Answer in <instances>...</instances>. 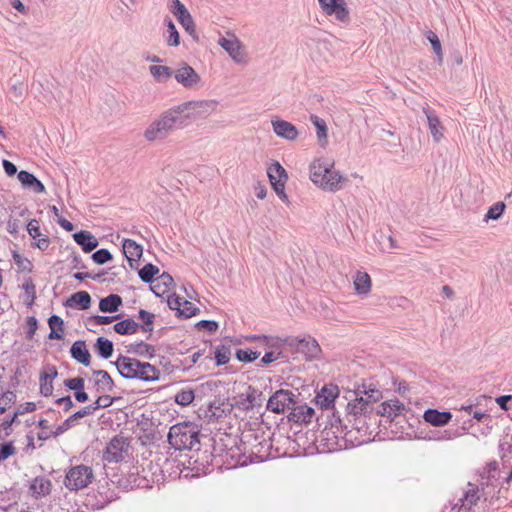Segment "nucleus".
I'll list each match as a JSON object with an SVG mask.
<instances>
[{
  "label": "nucleus",
  "instance_id": "nucleus-1",
  "mask_svg": "<svg viewBox=\"0 0 512 512\" xmlns=\"http://www.w3.org/2000/svg\"><path fill=\"white\" fill-rule=\"evenodd\" d=\"M185 121L178 105L163 111L145 129L143 136L148 142L165 140L176 130L186 128Z\"/></svg>",
  "mask_w": 512,
  "mask_h": 512
},
{
  "label": "nucleus",
  "instance_id": "nucleus-2",
  "mask_svg": "<svg viewBox=\"0 0 512 512\" xmlns=\"http://www.w3.org/2000/svg\"><path fill=\"white\" fill-rule=\"evenodd\" d=\"M311 181L330 192L341 189V183L346 180L334 169V162L329 159H317L310 165Z\"/></svg>",
  "mask_w": 512,
  "mask_h": 512
},
{
  "label": "nucleus",
  "instance_id": "nucleus-3",
  "mask_svg": "<svg viewBox=\"0 0 512 512\" xmlns=\"http://www.w3.org/2000/svg\"><path fill=\"white\" fill-rule=\"evenodd\" d=\"M350 398L346 405V417L357 419L361 416H367L374 410V404L382 398V393L378 389L365 386L350 391Z\"/></svg>",
  "mask_w": 512,
  "mask_h": 512
},
{
  "label": "nucleus",
  "instance_id": "nucleus-4",
  "mask_svg": "<svg viewBox=\"0 0 512 512\" xmlns=\"http://www.w3.org/2000/svg\"><path fill=\"white\" fill-rule=\"evenodd\" d=\"M168 442L176 450H192L200 444L199 431L189 423L175 424L169 430Z\"/></svg>",
  "mask_w": 512,
  "mask_h": 512
},
{
  "label": "nucleus",
  "instance_id": "nucleus-5",
  "mask_svg": "<svg viewBox=\"0 0 512 512\" xmlns=\"http://www.w3.org/2000/svg\"><path fill=\"white\" fill-rule=\"evenodd\" d=\"M218 101L214 99L191 100L178 105L186 126L197 119H205L216 111Z\"/></svg>",
  "mask_w": 512,
  "mask_h": 512
},
{
  "label": "nucleus",
  "instance_id": "nucleus-6",
  "mask_svg": "<svg viewBox=\"0 0 512 512\" xmlns=\"http://www.w3.org/2000/svg\"><path fill=\"white\" fill-rule=\"evenodd\" d=\"M94 480L91 467L80 464L69 469L66 473L64 484L71 491L86 488Z\"/></svg>",
  "mask_w": 512,
  "mask_h": 512
},
{
  "label": "nucleus",
  "instance_id": "nucleus-7",
  "mask_svg": "<svg viewBox=\"0 0 512 512\" xmlns=\"http://www.w3.org/2000/svg\"><path fill=\"white\" fill-rule=\"evenodd\" d=\"M318 3L325 15L333 16L337 22L344 25L350 23V12L345 0H318Z\"/></svg>",
  "mask_w": 512,
  "mask_h": 512
},
{
  "label": "nucleus",
  "instance_id": "nucleus-8",
  "mask_svg": "<svg viewBox=\"0 0 512 512\" xmlns=\"http://www.w3.org/2000/svg\"><path fill=\"white\" fill-rule=\"evenodd\" d=\"M284 342L290 347H295L297 352L302 353L307 359L317 358L321 352L320 345L311 336L287 337Z\"/></svg>",
  "mask_w": 512,
  "mask_h": 512
},
{
  "label": "nucleus",
  "instance_id": "nucleus-9",
  "mask_svg": "<svg viewBox=\"0 0 512 512\" xmlns=\"http://www.w3.org/2000/svg\"><path fill=\"white\" fill-rule=\"evenodd\" d=\"M295 405V394L290 390L276 391L267 402V409L280 414L290 410Z\"/></svg>",
  "mask_w": 512,
  "mask_h": 512
},
{
  "label": "nucleus",
  "instance_id": "nucleus-10",
  "mask_svg": "<svg viewBox=\"0 0 512 512\" xmlns=\"http://www.w3.org/2000/svg\"><path fill=\"white\" fill-rule=\"evenodd\" d=\"M173 72L175 80L184 88L194 89L201 83L200 75L186 62L179 63Z\"/></svg>",
  "mask_w": 512,
  "mask_h": 512
},
{
  "label": "nucleus",
  "instance_id": "nucleus-11",
  "mask_svg": "<svg viewBox=\"0 0 512 512\" xmlns=\"http://www.w3.org/2000/svg\"><path fill=\"white\" fill-rule=\"evenodd\" d=\"M230 37H221L218 44L228 53V55L237 64H246L247 55L241 41L233 34H228Z\"/></svg>",
  "mask_w": 512,
  "mask_h": 512
},
{
  "label": "nucleus",
  "instance_id": "nucleus-12",
  "mask_svg": "<svg viewBox=\"0 0 512 512\" xmlns=\"http://www.w3.org/2000/svg\"><path fill=\"white\" fill-rule=\"evenodd\" d=\"M129 449V442L127 438L123 436H115L108 443L103 459L107 462H119L124 458Z\"/></svg>",
  "mask_w": 512,
  "mask_h": 512
},
{
  "label": "nucleus",
  "instance_id": "nucleus-13",
  "mask_svg": "<svg viewBox=\"0 0 512 512\" xmlns=\"http://www.w3.org/2000/svg\"><path fill=\"white\" fill-rule=\"evenodd\" d=\"M423 113L427 118L428 128L432 135L434 142L439 143L441 139L444 137L445 128L442 125L439 117L430 107H424Z\"/></svg>",
  "mask_w": 512,
  "mask_h": 512
},
{
  "label": "nucleus",
  "instance_id": "nucleus-14",
  "mask_svg": "<svg viewBox=\"0 0 512 512\" xmlns=\"http://www.w3.org/2000/svg\"><path fill=\"white\" fill-rule=\"evenodd\" d=\"M272 128L274 133L281 138H284L288 141H294L297 139L299 132L296 126L292 123L282 120L279 118L272 119L271 121Z\"/></svg>",
  "mask_w": 512,
  "mask_h": 512
},
{
  "label": "nucleus",
  "instance_id": "nucleus-15",
  "mask_svg": "<svg viewBox=\"0 0 512 512\" xmlns=\"http://www.w3.org/2000/svg\"><path fill=\"white\" fill-rule=\"evenodd\" d=\"M139 364V360L126 356H120L115 362L118 372L127 379H134L136 377Z\"/></svg>",
  "mask_w": 512,
  "mask_h": 512
},
{
  "label": "nucleus",
  "instance_id": "nucleus-16",
  "mask_svg": "<svg viewBox=\"0 0 512 512\" xmlns=\"http://www.w3.org/2000/svg\"><path fill=\"white\" fill-rule=\"evenodd\" d=\"M51 488L52 483L50 479L44 476L35 477L29 485V491L31 495L36 499L49 495L51 492Z\"/></svg>",
  "mask_w": 512,
  "mask_h": 512
},
{
  "label": "nucleus",
  "instance_id": "nucleus-17",
  "mask_svg": "<svg viewBox=\"0 0 512 512\" xmlns=\"http://www.w3.org/2000/svg\"><path fill=\"white\" fill-rule=\"evenodd\" d=\"M28 234L36 240L35 246L39 248L41 251H45L48 249L50 245V240L48 236L43 235L40 231L39 222L36 219H32L28 222L27 226Z\"/></svg>",
  "mask_w": 512,
  "mask_h": 512
},
{
  "label": "nucleus",
  "instance_id": "nucleus-18",
  "mask_svg": "<svg viewBox=\"0 0 512 512\" xmlns=\"http://www.w3.org/2000/svg\"><path fill=\"white\" fill-rule=\"evenodd\" d=\"M405 410H406L405 405L402 402H400L397 399H392V400L383 402L379 406L377 413L384 417L394 418L396 416L403 414V412Z\"/></svg>",
  "mask_w": 512,
  "mask_h": 512
},
{
  "label": "nucleus",
  "instance_id": "nucleus-19",
  "mask_svg": "<svg viewBox=\"0 0 512 512\" xmlns=\"http://www.w3.org/2000/svg\"><path fill=\"white\" fill-rule=\"evenodd\" d=\"M18 180L24 188L29 189L34 193L41 194L45 192V186L42 182L28 171L21 170L18 173Z\"/></svg>",
  "mask_w": 512,
  "mask_h": 512
},
{
  "label": "nucleus",
  "instance_id": "nucleus-20",
  "mask_svg": "<svg viewBox=\"0 0 512 512\" xmlns=\"http://www.w3.org/2000/svg\"><path fill=\"white\" fill-rule=\"evenodd\" d=\"M423 418L427 423L440 427L447 425L451 421L452 414L448 411L440 412L436 409H428L424 412Z\"/></svg>",
  "mask_w": 512,
  "mask_h": 512
},
{
  "label": "nucleus",
  "instance_id": "nucleus-21",
  "mask_svg": "<svg viewBox=\"0 0 512 512\" xmlns=\"http://www.w3.org/2000/svg\"><path fill=\"white\" fill-rule=\"evenodd\" d=\"M73 239L85 253L91 252L98 246L97 238L89 231L81 230L73 234Z\"/></svg>",
  "mask_w": 512,
  "mask_h": 512
},
{
  "label": "nucleus",
  "instance_id": "nucleus-22",
  "mask_svg": "<svg viewBox=\"0 0 512 512\" xmlns=\"http://www.w3.org/2000/svg\"><path fill=\"white\" fill-rule=\"evenodd\" d=\"M338 396V387L334 385L324 386L316 396L317 403L323 408H330Z\"/></svg>",
  "mask_w": 512,
  "mask_h": 512
},
{
  "label": "nucleus",
  "instance_id": "nucleus-23",
  "mask_svg": "<svg viewBox=\"0 0 512 512\" xmlns=\"http://www.w3.org/2000/svg\"><path fill=\"white\" fill-rule=\"evenodd\" d=\"M315 415L313 408L307 405H300L292 408L289 419L295 423H310Z\"/></svg>",
  "mask_w": 512,
  "mask_h": 512
},
{
  "label": "nucleus",
  "instance_id": "nucleus-24",
  "mask_svg": "<svg viewBox=\"0 0 512 512\" xmlns=\"http://www.w3.org/2000/svg\"><path fill=\"white\" fill-rule=\"evenodd\" d=\"M71 356L84 366H89L91 362V355L86 347L85 341H76L71 347Z\"/></svg>",
  "mask_w": 512,
  "mask_h": 512
},
{
  "label": "nucleus",
  "instance_id": "nucleus-25",
  "mask_svg": "<svg viewBox=\"0 0 512 512\" xmlns=\"http://www.w3.org/2000/svg\"><path fill=\"white\" fill-rule=\"evenodd\" d=\"M91 296L86 291H78L72 294L66 301V306L80 310H86L90 307Z\"/></svg>",
  "mask_w": 512,
  "mask_h": 512
},
{
  "label": "nucleus",
  "instance_id": "nucleus-26",
  "mask_svg": "<svg viewBox=\"0 0 512 512\" xmlns=\"http://www.w3.org/2000/svg\"><path fill=\"white\" fill-rule=\"evenodd\" d=\"M160 371L148 362H140L136 371L137 379L146 382H153L159 379Z\"/></svg>",
  "mask_w": 512,
  "mask_h": 512
},
{
  "label": "nucleus",
  "instance_id": "nucleus-27",
  "mask_svg": "<svg viewBox=\"0 0 512 512\" xmlns=\"http://www.w3.org/2000/svg\"><path fill=\"white\" fill-rule=\"evenodd\" d=\"M122 248L124 255L130 263V266L133 267L132 262L137 261L142 256V246L137 244L134 240L125 239L123 241Z\"/></svg>",
  "mask_w": 512,
  "mask_h": 512
},
{
  "label": "nucleus",
  "instance_id": "nucleus-28",
  "mask_svg": "<svg viewBox=\"0 0 512 512\" xmlns=\"http://www.w3.org/2000/svg\"><path fill=\"white\" fill-rule=\"evenodd\" d=\"M173 284L174 280L172 276L167 272H163L156 279V283L151 286V290L156 296H161L162 294L167 293Z\"/></svg>",
  "mask_w": 512,
  "mask_h": 512
},
{
  "label": "nucleus",
  "instance_id": "nucleus-29",
  "mask_svg": "<svg viewBox=\"0 0 512 512\" xmlns=\"http://www.w3.org/2000/svg\"><path fill=\"white\" fill-rule=\"evenodd\" d=\"M371 278L366 272L358 271L354 277V289L359 295H367L371 291Z\"/></svg>",
  "mask_w": 512,
  "mask_h": 512
},
{
  "label": "nucleus",
  "instance_id": "nucleus-30",
  "mask_svg": "<svg viewBox=\"0 0 512 512\" xmlns=\"http://www.w3.org/2000/svg\"><path fill=\"white\" fill-rule=\"evenodd\" d=\"M480 499V490L478 487H475L469 484V489L465 492L462 498L459 499L461 502V509L470 510L473 505H475Z\"/></svg>",
  "mask_w": 512,
  "mask_h": 512
},
{
  "label": "nucleus",
  "instance_id": "nucleus-31",
  "mask_svg": "<svg viewBox=\"0 0 512 512\" xmlns=\"http://www.w3.org/2000/svg\"><path fill=\"white\" fill-rule=\"evenodd\" d=\"M122 305V298L117 294H110L99 302V309L105 313H114Z\"/></svg>",
  "mask_w": 512,
  "mask_h": 512
},
{
  "label": "nucleus",
  "instance_id": "nucleus-32",
  "mask_svg": "<svg viewBox=\"0 0 512 512\" xmlns=\"http://www.w3.org/2000/svg\"><path fill=\"white\" fill-rule=\"evenodd\" d=\"M48 324L51 329L48 338L51 340L63 339L64 322H63L62 318L57 315H52L48 320Z\"/></svg>",
  "mask_w": 512,
  "mask_h": 512
},
{
  "label": "nucleus",
  "instance_id": "nucleus-33",
  "mask_svg": "<svg viewBox=\"0 0 512 512\" xmlns=\"http://www.w3.org/2000/svg\"><path fill=\"white\" fill-rule=\"evenodd\" d=\"M93 375L97 376L98 378L95 381V384L102 390V391H112L114 387V382L109 373L105 370H94Z\"/></svg>",
  "mask_w": 512,
  "mask_h": 512
},
{
  "label": "nucleus",
  "instance_id": "nucleus-34",
  "mask_svg": "<svg viewBox=\"0 0 512 512\" xmlns=\"http://www.w3.org/2000/svg\"><path fill=\"white\" fill-rule=\"evenodd\" d=\"M138 328V323L130 318L117 322L113 327L114 331L120 335L134 334Z\"/></svg>",
  "mask_w": 512,
  "mask_h": 512
},
{
  "label": "nucleus",
  "instance_id": "nucleus-35",
  "mask_svg": "<svg viewBox=\"0 0 512 512\" xmlns=\"http://www.w3.org/2000/svg\"><path fill=\"white\" fill-rule=\"evenodd\" d=\"M149 71L154 79L158 82L167 81L173 76L174 69L165 65H152L149 67Z\"/></svg>",
  "mask_w": 512,
  "mask_h": 512
},
{
  "label": "nucleus",
  "instance_id": "nucleus-36",
  "mask_svg": "<svg viewBox=\"0 0 512 512\" xmlns=\"http://www.w3.org/2000/svg\"><path fill=\"white\" fill-rule=\"evenodd\" d=\"M128 352L135 353L142 357L151 358L155 355V347L144 342H139L135 344H130L128 346Z\"/></svg>",
  "mask_w": 512,
  "mask_h": 512
},
{
  "label": "nucleus",
  "instance_id": "nucleus-37",
  "mask_svg": "<svg viewBox=\"0 0 512 512\" xmlns=\"http://www.w3.org/2000/svg\"><path fill=\"white\" fill-rule=\"evenodd\" d=\"M95 349L99 356L108 359L113 354V343L107 338L99 337L96 340Z\"/></svg>",
  "mask_w": 512,
  "mask_h": 512
},
{
  "label": "nucleus",
  "instance_id": "nucleus-38",
  "mask_svg": "<svg viewBox=\"0 0 512 512\" xmlns=\"http://www.w3.org/2000/svg\"><path fill=\"white\" fill-rule=\"evenodd\" d=\"M469 427L463 425L461 428L457 429H446L443 431H439L434 437L437 441H449L455 438L460 437L464 431H466Z\"/></svg>",
  "mask_w": 512,
  "mask_h": 512
},
{
  "label": "nucleus",
  "instance_id": "nucleus-39",
  "mask_svg": "<svg viewBox=\"0 0 512 512\" xmlns=\"http://www.w3.org/2000/svg\"><path fill=\"white\" fill-rule=\"evenodd\" d=\"M267 174L270 181H287L288 179L286 170L280 165L279 162H275L271 166H269L267 169Z\"/></svg>",
  "mask_w": 512,
  "mask_h": 512
},
{
  "label": "nucleus",
  "instance_id": "nucleus-40",
  "mask_svg": "<svg viewBox=\"0 0 512 512\" xmlns=\"http://www.w3.org/2000/svg\"><path fill=\"white\" fill-rule=\"evenodd\" d=\"M159 273V268L151 263L146 264L139 270V277L145 283H152L153 278Z\"/></svg>",
  "mask_w": 512,
  "mask_h": 512
},
{
  "label": "nucleus",
  "instance_id": "nucleus-41",
  "mask_svg": "<svg viewBox=\"0 0 512 512\" xmlns=\"http://www.w3.org/2000/svg\"><path fill=\"white\" fill-rule=\"evenodd\" d=\"M505 208H506V205L504 202H501V201L496 202L494 205H492L488 209V211L484 217V221L488 222L489 220H498L504 213Z\"/></svg>",
  "mask_w": 512,
  "mask_h": 512
},
{
  "label": "nucleus",
  "instance_id": "nucleus-42",
  "mask_svg": "<svg viewBox=\"0 0 512 512\" xmlns=\"http://www.w3.org/2000/svg\"><path fill=\"white\" fill-rule=\"evenodd\" d=\"M22 289L25 292L27 305H32L36 299V287L32 278L26 279L22 285Z\"/></svg>",
  "mask_w": 512,
  "mask_h": 512
},
{
  "label": "nucleus",
  "instance_id": "nucleus-43",
  "mask_svg": "<svg viewBox=\"0 0 512 512\" xmlns=\"http://www.w3.org/2000/svg\"><path fill=\"white\" fill-rule=\"evenodd\" d=\"M185 31L193 37V39L198 40V36L196 33V26L194 20L190 13H187L184 17L178 20Z\"/></svg>",
  "mask_w": 512,
  "mask_h": 512
},
{
  "label": "nucleus",
  "instance_id": "nucleus-44",
  "mask_svg": "<svg viewBox=\"0 0 512 512\" xmlns=\"http://www.w3.org/2000/svg\"><path fill=\"white\" fill-rule=\"evenodd\" d=\"M167 33V44L169 46H178L180 44V36L171 19L167 20Z\"/></svg>",
  "mask_w": 512,
  "mask_h": 512
},
{
  "label": "nucleus",
  "instance_id": "nucleus-45",
  "mask_svg": "<svg viewBox=\"0 0 512 512\" xmlns=\"http://www.w3.org/2000/svg\"><path fill=\"white\" fill-rule=\"evenodd\" d=\"M260 354H261L260 352L253 351L251 349H239L236 351V358L240 362L250 363V362L258 359Z\"/></svg>",
  "mask_w": 512,
  "mask_h": 512
},
{
  "label": "nucleus",
  "instance_id": "nucleus-46",
  "mask_svg": "<svg viewBox=\"0 0 512 512\" xmlns=\"http://www.w3.org/2000/svg\"><path fill=\"white\" fill-rule=\"evenodd\" d=\"M310 121L313 123V125L317 128V136L319 139H326L327 138V125L326 122L318 117L317 115H311Z\"/></svg>",
  "mask_w": 512,
  "mask_h": 512
},
{
  "label": "nucleus",
  "instance_id": "nucleus-47",
  "mask_svg": "<svg viewBox=\"0 0 512 512\" xmlns=\"http://www.w3.org/2000/svg\"><path fill=\"white\" fill-rule=\"evenodd\" d=\"M426 37H427L428 41L431 43L433 51L437 55L439 62H441L442 58H443V53H442L441 42H440L438 36L433 31H428L426 33Z\"/></svg>",
  "mask_w": 512,
  "mask_h": 512
},
{
  "label": "nucleus",
  "instance_id": "nucleus-48",
  "mask_svg": "<svg viewBox=\"0 0 512 512\" xmlns=\"http://www.w3.org/2000/svg\"><path fill=\"white\" fill-rule=\"evenodd\" d=\"M139 318L143 321L142 329L144 332L153 331V322L155 315L146 310L141 309L139 311Z\"/></svg>",
  "mask_w": 512,
  "mask_h": 512
},
{
  "label": "nucleus",
  "instance_id": "nucleus-49",
  "mask_svg": "<svg viewBox=\"0 0 512 512\" xmlns=\"http://www.w3.org/2000/svg\"><path fill=\"white\" fill-rule=\"evenodd\" d=\"M169 9L171 13L177 18V20L187 15V13H190L185 5L180 2V0H172L171 4L169 5Z\"/></svg>",
  "mask_w": 512,
  "mask_h": 512
},
{
  "label": "nucleus",
  "instance_id": "nucleus-50",
  "mask_svg": "<svg viewBox=\"0 0 512 512\" xmlns=\"http://www.w3.org/2000/svg\"><path fill=\"white\" fill-rule=\"evenodd\" d=\"M194 400V391L182 390L175 395V402L182 406H187Z\"/></svg>",
  "mask_w": 512,
  "mask_h": 512
},
{
  "label": "nucleus",
  "instance_id": "nucleus-51",
  "mask_svg": "<svg viewBox=\"0 0 512 512\" xmlns=\"http://www.w3.org/2000/svg\"><path fill=\"white\" fill-rule=\"evenodd\" d=\"M230 348L226 346L218 347L215 351L216 364L218 366L225 365L230 360Z\"/></svg>",
  "mask_w": 512,
  "mask_h": 512
},
{
  "label": "nucleus",
  "instance_id": "nucleus-52",
  "mask_svg": "<svg viewBox=\"0 0 512 512\" xmlns=\"http://www.w3.org/2000/svg\"><path fill=\"white\" fill-rule=\"evenodd\" d=\"M16 400V395L11 391L4 392L0 397V413H4Z\"/></svg>",
  "mask_w": 512,
  "mask_h": 512
},
{
  "label": "nucleus",
  "instance_id": "nucleus-53",
  "mask_svg": "<svg viewBox=\"0 0 512 512\" xmlns=\"http://www.w3.org/2000/svg\"><path fill=\"white\" fill-rule=\"evenodd\" d=\"M112 403H113L112 397H110L109 395H102V396H99L93 404L88 405V406L91 408V411L94 413L96 410H98L100 408H107V407L111 406Z\"/></svg>",
  "mask_w": 512,
  "mask_h": 512
},
{
  "label": "nucleus",
  "instance_id": "nucleus-54",
  "mask_svg": "<svg viewBox=\"0 0 512 512\" xmlns=\"http://www.w3.org/2000/svg\"><path fill=\"white\" fill-rule=\"evenodd\" d=\"M92 259L96 264H104L112 259V254L107 249H99L92 254Z\"/></svg>",
  "mask_w": 512,
  "mask_h": 512
},
{
  "label": "nucleus",
  "instance_id": "nucleus-55",
  "mask_svg": "<svg viewBox=\"0 0 512 512\" xmlns=\"http://www.w3.org/2000/svg\"><path fill=\"white\" fill-rule=\"evenodd\" d=\"M40 392L43 396L48 397L53 393V381L46 376H40Z\"/></svg>",
  "mask_w": 512,
  "mask_h": 512
},
{
  "label": "nucleus",
  "instance_id": "nucleus-56",
  "mask_svg": "<svg viewBox=\"0 0 512 512\" xmlns=\"http://www.w3.org/2000/svg\"><path fill=\"white\" fill-rule=\"evenodd\" d=\"M85 381L82 377L70 378L64 381V385L73 391H79L84 389Z\"/></svg>",
  "mask_w": 512,
  "mask_h": 512
},
{
  "label": "nucleus",
  "instance_id": "nucleus-57",
  "mask_svg": "<svg viewBox=\"0 0 512 512\" xmlns=\"http://www.w3.org/2000/svg\"><path fill=\"white\" fill-rule=\"evenodd\" d=\"M13 260L21 271H32V263L27 258H23L21 255L13 254Z\"/></svg>",
  "mask_w": 512,
  "mask_h": 512
},
{
  "label": "nucleus",
  "instance_id": "nucleus-58",
  "mask_svg": "<svg viewBox=\"0 0 512 512\" xmlns=\"http://www.w3.org/2000/svg\"><path fill=\"white\" fill-rule=\"evenodd\" d=\"M282 355V352L281 350L278 348V349H272L271 351H268L264 354V356L262 357L260 363L261 365H267V364H270L276 360H278Z\"/></svg>",
  "mask_w": 512,
  "mask_h": 512
},
{
  "label": "nucleus",
  "instance_id": "nucleus-59",
  "mask_svg": "<svg viewBox=\"0 0 512 512\" xmlns=\"http://www.w3.org/2000/svg\"><path fill=\"white\" fill-rule=\"evenodd\" d=\"M198 308H196L191 302L184 300L180 311V316L190 318L196 314Z\"/></svg>",
  "mask_w": 512,
  "mask_h": 512
},
{
  "label": "nucleus",
  "instance_id": "nucleus-60",
  "mask_svg": "<svg viewBox=\"0 0 512 512\" xmlns=\"http://www.w3.org/2000/svg\"><path fill=\"white\" fill-rule=\"evenodd\" d=\"M260 344L268 349H278L280 348V342L279 339L267 336V335H261V342Z\"/></svg>",
  "mask_w": 512,
  "mask_h": 512
},
{
  "label": "nucleus",
  "instance_id": "nucleus-61",
  "mask_svg": "<svg viewBox=\"0 0 512 512\" xmlns=\"http://www.w3.org/2000/svg\"><path fill=\"white\" fill-rule=\"evenodd\" d=\"M16 449L12 443H4L0 447V461L7 459L15 454Z\"/></svg>",
  "mask_w": 512,
  "mask_h": 512
},
{
  "label": "nucleus",
  "instance_id": "nucleus-62",
  "mask_svg": "<svg viewBox=\"0 0 512 512\" xmlns=\"http://www.w3.org/2000/svg\"><path fill=\"white\" fill-rule=\"evenodd\" d=\"M183 301L184 300L181 297H179L177 295H173V296L168 297L167 303H168L169 308L172 310H176L179 315L181 308H182Z\"/></svg>",
  "mask_w": 512,
  "mask_h": 512
},
{
  "label": "nucleus",
  "instance_id": "nucleus-63",
  "mask_svg": "<svg viewBox=\"0 0 512 512\" xmlns=\"http://www.w3.org/2000/svg\"><path fill=\"white\" fill-rule=\"evenodd\" d=\"M198 329H205L211 333L215 332L218 329V323L212 320H201L197 323Z\"/></svg>",
  "mask_w": 512,
  "mask_h": 512
},
{
  "label": "nucleus",
  "instance_id": "nucleus-64",
  "mask_svg": "<svg viewBox=\"0 0 512 512\" xmlns=\"http://www.w3.org/2000/svg\"><path fill=\"white\" fill-rule=\"evenodd\" d=\"M24 91V84L22 82L15 83L10 88V92L15 100H21L24 95Z\"/></svg>",
  "mask_w": 512,
  "mask_h": 512
}]
</instances>
